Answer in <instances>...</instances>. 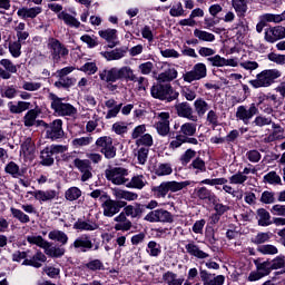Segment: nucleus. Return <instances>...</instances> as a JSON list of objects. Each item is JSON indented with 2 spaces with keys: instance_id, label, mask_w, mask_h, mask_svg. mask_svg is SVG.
<instances>
[{
  "instance_id": "nucleus-14",
  "label": "nucleus",
  "mask_w": 285,
  "mask_h": 285,
  "mask_svg": "<svg viewBox=\"0 0 285 285\" xmlns=\"http://www.w3.org/2000/svg\"><path fill=\"white\" fill-rule=\"evenodd\" d=\"M259 109L255 104H252L250 107L247 109L246 106H239L236 110V118H238L240 121L248 124L252 119V117H255V115H258Z\"/></svg>"
},
{
  "instance_id": "nucleus-1",
  "label": "nucleus",
  "mask_w": 285,
  "mask_h": 285,
  "mask_svg": "<svg viewBox=\"0 0 285 285\" xmlns=\"http://www.w3.org/2000/svg\"><path fill=\"white\" fill-rule=\"evenodd\" d=\"M190 180L177 181V180H167L163 181L158 186H154L151 188V193L157 196L159 199H166V195L168 193H179V190H184V188H188Z\"/></svg>"
},
{
  "instance_id": "nucleus-2",
  "label": "nucleus",
  "mask_w": 285,
  "mask_h": 285,
  "mask_svg": "<svg viewBox=\"0 0 285 285\" xmlns=\"http://www.w3.org/2000/svg\"><path fill=\"white\" fill-rule=\"evenodd\" d=\"M282 77V71L277 69H266L256 76V79L250 80L253 88H268L275 83V79Z\"/></svg>"
},
{
  "instance_id": "nucleus-12",
  "label": "nucleus",
  "mask_w": 285,
  "mask_h": 285,
  "mask_svg": "<svg viewBox=\"0 0 285 285\" xmlns=\"http://www.w3.org/2000/svg\"><path fill=\"white\" fill-rule=\"evenodd\" d=\"M145 220L150 223L161 222L164 224H173V214L165 209H156L147 214Z\"/></svg>"
},
{
  "instance_id": "nucleus-27",
  "label": "nucleus",
  "mask_w": 285,
  "mask_h": 285,
  "mask_svg": "<svg viewBox=\"0 0 285 285\" xmlns=\"http://www.w3.org/2000/svg\"><path fill=\"white\" fill-rule=\"evenodd\" d=\"M177 69H175L174 67H168L158 75V81L160 83H168L170 81H175V79H177Z\"/></svg>"
},
{
  "instance_id": "nucleus-3",
  "label": "nucleus",
  "mask_w": 285,
  "mask_h": 285,
  "mask_svg": "<svg viewBox=\"0 0 285 285\" xmlns=\"http://www.w3.org/2000/svg\"><path fill=\"white\" fill-rule=\"evenodd\" d=\"M49 99L51 101V108L58 117H75L77 114V108L68 102H63V98H59L55 94H49Z\"/></svg>"
},
{
  "instance_id": "nucleus-63",
  "label": "nucleus",
  "mask_w": 285,
  "mask_h": 285,
  "mask_svg": "<svg viewBox=\"0 0 285 285\" xmlns=\"http://www.w3.org/2000/svg\"><path fill=\"white\" fill-rule=\"evenodd\" d=\"M262 204H275V193L265 190L261 196Z\"/></svg>"
},
{
  "instance_id": "nucleus-47",
  "label": "nucleus",
  "mask_w": 285,
  "mask_h": 285,
  "mask_svg": "<svg viewBox=\"0 0 285 285\" xmlns=\"http://www.w3.org/2000/svg\"><path fill=\"white\" fill-rule=\"evenodd\" d=\"M45 253L49 257H63L66 249L63 247H51L49 243V246L45 247Z\"/></svg>"
},
{
  "instance_id": "nucleus-16",
  "label": "nucleus",
  "mask_w": 285,
  "mask_h": 285,
  "mask_svg": "<svg viewBox=\"0 0 285 285\" xmlns=\"http://www.w3.org/2000/svg\"><path fill=\"white\" fill-rule=\"evenodd\" d=\"M199 276L204 285H224L226 282L225 275L210 274L206 269H200Z\"/></svg>"
},
{
  "instance_id": "nucleus-45",
  "label": "nucleus",
  "mask_w": 285,
  "mask_h": 285,
  "mask_svg": "<svg viewBox=\"0 0 285 285\" xmlns=\"http://www.w3.org/2000/svg\"><path fill=\"white\" fill-rule=\"evenodd\" d=\"M194 36L197 39H199V41H207L208 43L215 41V35L204 31V30L195 29Z\"/></svg>"
},
{
  "instance_id": "nucleus-17",
  "label": "nucleus",
  "mask_w": 285,
  "mask_h": 285,
  "mask_svg": "<svg viewBox=\"0 0 285 285\" xmlns=\"http://www.w3.org/2000/svg\"><path fill=\"white\" fill-rule=\"evenodd\" d=\"M95 244H92V238L88 234L79 236L73 242V248H76V250H80V253H88V250H92Z\"/></svg>"
},
{
  "instance_id": "nucleus-46",
  "label": "nucleus",
  "mask_w": 285,
  "mask_h": 285,
  "mask_svg": "<svg viewBox=\"0 0 285 285\" xmlns=\"http://www.w3.org/2000/svg\"><path fill=\"white\" fill-rule=\"evenodd\" d=\"M49 239L59 242L62 245L68 244V235L61 230H51L49 233Z\"/></svg>"
},
{
  "instance_id": "nucleus-41",
  "label": "nucleus",
  "mask_w": 285,
  "mask_h": 285,
  "mask_svg": "<svg viewBox=\"0 0 285 285\" xmlns=\"http://www.w3.org/2000/svg\"><path fill=\"white\" fill-rule=\"evenodd\" d=\"M76 230H97L99 225L96 223H88L86 220H78L73 224Z\"/></svg>"
},
{
  "instance_id": "nucleus-25",
  "label": "nucleus",
  "mask_w": 285,
  "mask_h": 285,
  "mask_svg": "<svg viewBox=\"0 0 285 285\" xmlns=\"http://www.w3.org/2000/svg\"><path fill=\"white\" fill-rule=\"evenodd\" d=\"M99 37L101 39H105L109 45V48H115L117 46V30L116 29H107V30H100L98 32Z\"/></svg>"
},
{
  "instance_id": "nucleus-54",
  "label": "nucleus",
  "mask_w": 285,
  "mask_h": 285,
  "mask_svg": "<svg viewBox=\"0 0 285 285\" xmlns=\"http://www.w3.org/2000/svg\"><path fill=\"white\" fill-rule=\"evenodd\" d=\"M180 95L187 100V101H195L197 99V91L190 87H183L180 90Z\"/></svg>"
},
{
  "instance_id": "nucleus-13",
  "label": "nucleus",
  "mask_w": 285,
  "mask_h": 285,
  "mask_svg": "<svg viewBox=\"0 0 285 285\" xmlns=\"http://www.w3.org/2000/svg\"><path fill=\"white\" fill-rule=\"evenodd\" d=\"M271 271H273L271 266V261H265L263 263L256 264V272H252L248 276V282H258L262 277H266L271 275Z\"/></svg>"
},
{
  "instance_id": "nucleus-58",
  "label": "nucleus",
  "mask_w": 285,
  "mask_h": 285,
  "mask_svg": "<svg viewBox=\"0 0 285 285\" xmlns=\"http://www.w3.org/2000/svg\"><path fill=\"white\" fill-rule=\"evenodd\" d=\"M22 89L28 92H37V90H41V82L23 81Z\"/></svg>"
},
{
  "instance_id": "nucleus-59",
  "label": "nucleus",
  "mask_w": 285,
  "mask_h": 285,
  "mask_svg": "<svg viewBox=\"0 0 285 285\" xmlns=\"http://www.w3.org/2000/svg\"><path fill=\"white\" fill-rule=\"evenodd\" d=\"M138 70L141 75L148 76L155 70V65L151 61L142 62L138 66Z\"/></svg>"
},
{
  "instance_id": "nucleus-18",
  "label": "nucleus",
  "mask_w": 285,
  "mask_h": 285,
  "mask_svg": "<svg viewBox=\"0 0 285 285\" xmlns=\"http://www.w3.org/2000/svg\"><path fill=\"white\" fill-rule=\"evenodd\" d=\"M114 222H116L114 226L115 230L128 232L132 228V222L122 212L114 218Z\"/></svg>"
},
{
  "instance_id": "nucleus-62",
  "label": "nucleus",
  "mask_w": 285,
  "mask_h": 285,
  "mask_svg": "<svg viewBox=\"0 0 285 285\" xmlns=\"http://www.w3.org/2000/svg\"><path fill=\"white\" fill-rule=\"evenodd\" d=\"M267 59H269V61H273V63H277L278 66H284L285 63V55L271 52L268 53Z\"/></svg>"
},
{
  "instance_id": "nucleus-4",
  "label": "nucleus",
  "mask_w": 285,
  "mask_h": 285,
  "mask_svg": "<svg viewBox=\"0 0 285 285\" xmlns=\"http://www.w3.org/2000/svg\"><path fill=\"white\" fill-rule=\"evenodd\" d=\"M151 97L160 101H175L179 97V92L174 91L170 85H154L150 89Z\"/></svg>"
},
{
  "instance_id": "nucleus-36",
  "label": "nucleus",
  "mask_w": 285,
  "mask_h": 285,
  "mask_svg": "<svg viewBox=\"0 0 285 285\" xmlns=\"http://www.w3.org/2000/svg\"><path fill=\"white\" fill-rule=\"evenodd\" d=\"M4 173H7V175H11V177L14 178L23 177V171H21L19 165H17V163L14 161H10L9 164L6 165Z\"/></svg>"
},
{
  "instance_id": "nucleus-9",
  "label": "nucleus",
  "mask_w": 285,
  "mask_h": 285,
  "mask_svg": "<svg viewBox=\"0 0 285 285\" xmlns=\"http://www.w3.org/2000/svg\"><path fill=\"white\" fill-rule=\"evenodd\" d=\"M46 128V137L47 139H51L52 141H57V139H62L63 132V121L61 119H56L51 124L42 122Z\"/></svg>"
},
{
  "instance_id": "nucleus-21",
  "label": "nucleus",
  "mask_w": 285,
  "mask_h": 285,
  "mask_svg": "<svg viewBox=\"0 0 285 285\" xmlns=\"http://www.w3.org/2000/svg\"><path fill=\"white\" fill-rule=\"evenodd\" d=\"M47 259L48 257H46V254L37 252L30 259L26 258L22 262V266H33V268H41Z\"/></svg>"
},
{
  "instance_id": "nucleus-33",
  "label": "nucleus",
  "mask_w": 285,
  "mask_h": 285,
  "mask_svg": "<svg viewBox=\"0 0 285 285\" xmlns=\"http://www.w3.org/2000/svg\"><path fill=\"white\" fill-rule=\"evenodd\" d=\"M257 218H258V226H271L273 220H271V213L265 208L257 209Z\"/></svg>"
},
{
  "instance_id": "nucleus-24",
  "label": "nucleus",
  "mask_w": 285,
  "mask_h": 285,
  "mask_svg": "<svg viewBox=\"0 0 285 285\" xmlns=\"http://www.w3.org/2000/svg\"><path fill=\"white\" fill-rule=\"evenodd\" d=\"M18 17L20 19H36L38 14H41V7H33V8H28V7H22L18 9L17 11Z\"/></svg>"
},
{
  "instance_id": "nucleus-6",
  "label": "nucleus",
  "mask_w": 285,
  "mask_h": 285,
  "mask_svg": "<svg viewBox=\"0 0 285 285\" xmlns=\"http://www.w3.org/2000/svg\"><path fill=\"white\" fill-rule=\"evenodd\" d=\"M128 169L124 167H111L109 169L105 170V177L108 181H111V184H115V186H124L128 184Z\"/></svg>"
},
{
  "instance_id": "nucleus-57",
  "label": "nucleus",
  "mask_w": 285,
  "mask_h": 285,
  "mask_svg": "<svg viewBox=\"0 0 285 285\" xmlns=\"http://www.w3.org/2000/svg\"><path fill=\"white\" fill-rule=\"evenodd\" d=\"M136 146H146L150 148L153 146V136L150 134H145L136 140Z\"/></svg>"
},
{
  "instance_id": "nucleus-15",
  "label": "nucleus",
  "mask_w": 285,
  "mask_h": 285,
  "mask_svg": "<svg viewBox=\"0 0 285 285\" xmlns=\"http://www.w3.org/2000/svg\"><path fill=\"white\" fill-rule=\"evenodd\" d=\"M178 117L188 119L189 121H198L196 115H194L193 107L188 102H178L174 106Z\"/></svg>"
},
{
  "instance_id": "nucleus-30",
  "label": "nucleus",
  "mask_w": 285,
  "mask_h": 285,
  "mask_svg": "<svg viewBox=\"0 0 285 285\" xmlns=\"http://www.w3.org/2000/svg\"><path fill=\"white\" fill-rule=\"evenodd\" d=\"M272 128L274 129V131L269 136L264 138L265 144H271L273 141H277V139L284 138V129L279 125L273 124Z\"/></svg>"
},
{
  "instance_id": "nucleus-32",
  "label": "nucleus",
  "mask_w": 285,
  "mask_h": 285,
  "mask_svg": "<svg viewBox=\"0 0 285 285\" xmlns=\"http://www.w3.org/2000/svg\"><path fill=\"white\" fill-rule=\"evenodd\" d=\"M196 121L193 122H185L180 126V134L183 137H195L197 132V124Z\"/></svg>"
},
{
  "instance_id": "nucleus-44",
  "label": "nucleus",
  "mask_w": 285,
  "mask_h": 285,
  "mask_svg": "<svg viewBox=\"0 0 285 285\" xmlns=\"http://www.w3.org/2000/svg\"><path fill=\"white\" fill-rule=\"evenodd\" d=\"M155 175L157 177H166L167 175H173V166L170 164H159L155 169Z\"/></svg>"
},
{
  "instance_id": "nucleus-35",
  "label": "nucleus",
  "mask_w": 285,
  "mask_h": 285,
  "mask_svg": "<svg viewBox=\"0 0 285 285\" xmlns=\"http://www.w3.org/2000/svg\"><path fill=\"white\" fill-rule=\"evenodd\" d=\"M136 77L137 75H135V71L129 66H125L118 69L119 79H126L127 81H135Z\"/></svg>"
},
{
  "instance_id": "nucleus-51",
  "label": "nucleus",
  "mask_w": 285,
  "mask_h": 285,
  "mask_svg": "<svg viewBox=\"0 0 285 285\" xmlns=\"http://www.w3.org/2000/svg\"><path fill=\"white\" fill-rule=\"evenodd\" d=\"M148 153H150V150L146 147H140L137 149L136 151V157L138 159V164H140V166H144L146 164V161H148Z\"/></svg>"
},
{
  "instance_id": "nucleus-48",
  "label": "nucleus",
  "mask_w": 285,
  "mask_h": 285,
  "mask_svg": "<svg viewBox=\"0 0 285 285\" xmlns=\"http://www.w3.org/2000/svg\"><path fill=\"white\" fill-rule=\"evenodd\" d=\"M65 197L68 202H77L81 197V189L79 187H70L66 190Z\"/></svg>"
},
{
  "instance_id": "nucleus-31",
  "label": "nucleus",
  "mask_w": 285,
  "mask_h": 285,
  "mask_svg": "<svg viewBox=\"0 0 285 285\" xmlns=\"http://www.w3.org/2000/svg\"><path fill=\"white\" fill-rule=\"evenodd\" d=\"M163 282L166 285H183L184 277H179L175 272H167L163 275Z\"/></svg>"
},
{
  "instance_id": "nucleus-42",
  "label": "nucleus",
  "mask_w": 285,
  "mask_h": 285,
  "mask_svg": "<svg viewBox=\"0 0 285 285\" xmlns=\"http://www.w3.org/2000/svg\"><path fill=\"white\" fill-rule=\"evenodd\" d=\"M52 155L53 154L49 147L45 148L41 151V156H40L41 165L42 166H52V164H55V158L52 157Z\"/></svg>"
},
{
  "instance_id": "nucleus-56",
  "label": "nucleus",
  "mask_w": 285,
  "mask_h": 285,
  "mask_svg": "<svg viewBox=\"0 0 285 285\" xmlns=\"http://www.w3.org/2000/svg\"><path fill=\"white\" fill-rule=\"evenodd\" d=\"M75 83V80L70 77H58V81L53 83L56 88H70Z\"/></svg>"
},
{
  "instance_id": "nucleus-43",
  "label": "nucleus",
  "mask_w": 285,
  "mask_h": 285,
  "mask_svg": "<svg viewBox=\"0 0 285 285\" xmlns=\"http://www.w3.org/2000/svg\"><path fill=\"white\" fill-rule=\"evenodd\" d=\"M10 213L14 219H18L20 224H29L30 216H28L26 213H23L21 209H17L14 207L10 208Z\"/></svg>"
},
{
  "instance_id": "nucleus-61",
  "label": "nucleus",
  "mask_w": 285,
  "mask_h": 285,
  "mask_svg": "<svg viewBox=\"0 0 285 285\" xmlns=\"http://www.w3.org/2000/svg\"><path fill=\"white\" fill-rule=\"evenodd\" d=\"M85 268H88V271H104V263L100 259H94L85 264Z\"/></svg>"
},
{
  "instance_id": "nucleus-23",
  "label": "nucleus",
  "mask_w": 285,
  "mask_h": 285,
  "mask_svg": "<svg viewBox=\"0 0 285 285\" xmlns=\"http://www.w3.org/2000/svg\"><path fill=\"white\" fill-rule=\"evenodd\" d=\"M29 195H32V197H35V199H37L38 202H52V199L57 197V190H36L29 191Z\"/></svg>"
},
{
  "instance_id": "nucleus-50",
  "label": "nucleus",
  "mask_w": 285,
  "mask_h": 285,
  "mask_svg": "<svg viewBox=\"0 0 285 285\" xmlns=\"http://www.w3.org/2000/svg\"><path fill=\"white\" fill-rule=\"evenodd\" d=\"M248 181V176L243 171H238L229 177V184L242 185Z\"/></svg>"
},
{
  "instance_id": "nucleus-7",
  "label": "nucleus",
  "mask_w": 285,
  "mask_h": 285,
  "mask_svg": "<svg viewBox=\"0 0 285 285\" xmlns=\"http://www.w3.org/2000/svg\"><path fill=\"white\" fill-rule=\"evenodd\" d=\"M207 76L208 69L206 68V65L198 62L194 65L191 70L183 75V81H185V83H193V81H202V79H206Z\"/></svg>"
},
{
  "instance_id": "nucleus-60",
  "label": "nucleus",
  "mask_w": 285,
  "mask_h": 285,
  "mask_svg": "<svg viewBox=\"0 0 285 285\" xmlns=\"http://www.w3.org/2000/svg\"><path fill=\"white\" fill-rule=\"evenodd\" d=\"M271 239V233H258L254 238H252L253 244H266Z\"/></svg>"
},
{
  "instance_id": "nucleus-20",
  "label": "nucleus",
  "mask_w": 285,
  "mask_h": 285,
  "mask_svg": "<svg viewBox=\"0 0 285 285\" xmlns=\"http://www.w3.org/2000/svg\"><path fill=\"white\" fill-rule=\"evenodd\" d=\"M99 77L101 81H106V83H115V81H119V69H104L99 71Z\"/></svg>"
},
{
  "instance_id": "nucleus-8",
  "label": "nucleus",
  "mask_w": 285,
  "mask_h": 285,
  "mask_svg": "<svg viewBox=\"0 0 285 285\" xmlns=\"http://www.w3.org/2000/svg\"><path fill=\"white\" fill-rule=\"evenodd\" d=\"M97 148H100V153L105 155L106 159H115L117 157V148L112 145L110 136H102L96 140Z\"/></svg>"
},
{
  "instance_id": "nucleus-26",
  "label": "nucleus",
  "mask_w": 285,
  "mask_h": 285,
  "mask_svg": "<svg viewBox=\"0 0 285 285\" xmlns=\"http://www.w3.org/2000/svg\"><path fill=\"white\" fill-rule=\"evenodd\" d=\"M185 248L189 255L197 257V259H207V257H210L208 253L199 249V246H197L195 242L188 243Z\"/></svg>"
},
{
  "instance_id": "nucleus-34",
  "label": "nucleus",
  "mask_w": 285,
  "mask_h": 285,
  "mask_svg": "<svg viewBox=\"0 0 285 285\" xmlns=\"http://www.w3.org/2000/svg\"><path fill=\"white\" fill-rule=\"evenodd\" d=\"M146 184H148L146 177H144V175H138L134 176L130 181H127L126 186L127 188H137L138 190H141Z\"/></svg>"
},
{
  "instance_id": "nucleus-39",
  "label": "nucleus",
  "mask_w": 285,
  "mask_h": 285,
  "mask_svg": "<svg viewBox=\"0 0 285 285\" xmlns=\"http://www.w3.org/2000/svg\"><path fill=\"white\" fill-rule=\"evenodd\" d=\"M232 6L237 14L244 17L248 10V0H232Z\"/></svg>"
},
{
  "instance_id": "nucleus-53",
  "label": "nucleus",
  "mask_w": 285,
  "mask_h": 285,
  "mask_svg": "<svg viewBox=\"0 0 285 285\" xmlns=\"http://www.w3.org/2000/svg\"><path fill=\"white\" fill-rule=\"evenodd\" d=\"M257 250L262 255H277V253H279V250L275 245H269V244L258 246Z\"/></svg>"
},
{
  "instance_id": "nucleus-22",
  "label": "nucleus",
  "mask_w": 285,
  "mask_h": 285,
  "mask_svg": "<svg viewBox=\"0 0 285 285\" xmlns=\"http://www.w3.org/2000/svg\"><path fill=\"white\" fill-rule=\"evenodd\" d=\"M126 52H128V49L117 48L111 51H101L100 55L107 59V61H119V59H124V57H126Z\"/></svg>"
},
{
  "instance_id": "nucleus-49",
  "label": "nucleus",
  "mask_w": 285,
  "mask_h": 285,
  "mask_svg": "<svg viewBox=\"0 0 285 285\" xmlns=\"http://www.w3.org/2000/svg\"><path fill=\"white\" fill-rule=\"evenodd\" d=\"M263 181L264 184L277 186V184H282V177L276 171H269L264 176Z\"/></svg>"
},
{
  "instance_id": "nucleus-10",
  "label": "nucleus",
  "mask_w": 285,
  "mask_h": 285,
  "mask_svg": "<svg viewBox=\"0 0 285 285\" xmlns=\"http://www.w3.org/2000/svg\"><path fill=\"white\" fill-rule=\"evenodd\" d=\"M125 206H128V203L122 202V200H112V199H107L102 203L101 208H102V215L105 217H115L121 208Z\"/></svg>"
},
{
  "instance_id": "nucleus-29",
  "label": "nucleus",
  "mask_w": 285,
  "mask_h": 285,
  "mask_svg": "<svg viewBox=\"0 0 285 285\" xmlns=\"http://www.w3.org/2000/svg\"><path fill=\"white\" fill-rule=\"evenodd\" d=\"M122 213L127 217H131L132 219H135L136 217H141V215L144 214V206L139 204H137L136 206L125 205Z\"/></svg>"
},
{
  "instance_id": "nucleus-11",
  "label": "nucleus",
  "mask_w": 285,
  "mask_h": 285,
  "mask_svg": "<svg viewBox=\"0 0 285 285\" xmlns=\"http://www.w3.org/2000/svg\"><path fill=\"white\" fill-rule=\"evenodd\" d=\"M73 166L79 170L81 181L92 179V163L88 159L76 158L73 160Z\"/></svg>"
},
{
  "instance_id": "nucleus-28",
  "label": "nucleus",
  "mask_w": 285,
  "mask_h": 285,
  "mask_svg": "<svg viewBox=\"0 0 285 285\" xmlns=\"http://www.w3.org/2000/svg\"><path fill=\"white\" fill-rule=\"evenodd\" d=\"M58 19H60V21H63V23H66V26H69L70 28H79L81 26V22H79V20L75 18V16L66 11H61L60 13H58Z\"/></svg>"
},
{
  "instance_id": "nucleus-40",
  "label": "nucleus",
  "mask_w": 285,
  "mask_h": 285,
  "mask_svg": "<svg viewBox=\"0 0 285 285\" xmlns=\"http://www.w3.org/2000/svg\"><path fill=\"white\" fill-rule=\"evenodd\" d=\"M37 117H39V111L36 109L29 110L24 117H23V124L27 128H31V126H35L37 124Z\"/></svg>"
},
{
  "instance_id": "nucleus-38",
  "label": "nucleus",
  "mask_w": 285,
  "mask_h": 285,
  "mask_svg": "<svg viewBox=\"0 0 285 285\" xmlns=\"http://www.w3.org/2000/svg\"><path fill=\"white\" fill-rule=\"evenodd\" d=\"M10 112L13 115H21V112H26V110L30 109V102L26 101H18L16 105L12 102L9 104Z\"/></svg>"
},
{
  "instance_id": "nucleus-19",
  "label": "nucleus",
  "mask_w": 285,
  "mask_h": 285,
  "mask_svg": "<svg viewBox=\"0 0 285 285\" xmlns=\"http://www.w3.org/2000/svg\"><path fill=\"white\" fill-rule=\"evenodd\" d=\"M36 147L32 142V138H27L21 145V154L27 161H32L35 159Z\"/></svg>"
},
{
  "instance_id": "nucleus-52",
  "label": "nucleus",
  "mask_w": 285,
  "mask_h": 285,
  "mask_svg": "<svg viewBox=\"0 0 285 285\" xmlns=\"http://www.w3.org/2000/svg\"><path fill=\"white\" fill-rule=\"evenodd\" d=\"M27 242L29 244H36V246H39L40 248H48L49 243L48 240L43 239L41 236H28Z\"/></svg>"
},
{
  "instance_id": "nucleus-37",
  "label": "nucleus",
  "mask_w": 285,
  "mask_h": 285,
  "mask_svg": "<svg viewBox=\"0 0 285 285\" xmlns=\"http://www.w3.org/2000/svg\"><path fill=\"white\" fill-rule=\"evenodd\" d=\"M194 108L198 117H204L208 112V102L204 98H197L194 102Z\"/></svg>"
},
{
  "instance_id": "nucleus-5",
  "label": "nucleus",
  "mask_w": 285,
  "mask_h": 285,
  "mask_svg": "<svg viewBox=\"0 0 285 285\" xmlns=\"http://www.w3.org/2000/svg\"><path fill=\"white\" fill-rule=\"evenodd\" d=\"M47 48L50 50L53 63H59L61 59L69 55V50L66 48V45L61 43L57 38H49Z\"/></svg>"
},
{
  "instance_id": "nucleus-55",
  "label": "nucleus",
  "mask_w": 285,
  "mask_h": 285,
  "mask_svg": "<svg viewBox=\"0 0 285 285\" xmlns=\"http://www.w3.org/2000/svg\"><path fill=\"white\" fill-rule=\"evenodd\" d=\"M207 61L213 66L214 68H224L226 63V58L215 55L214 57L207 58Z\"/></svg>"
},
{
  "instance_id": "nucleus-64",
  "label": "nucleus",
  "mask_w": 285,
  "mask_h": 285,
  "mask_svg": "<svg viewBox=\"0 0 285 285\" xmlns=\"http://www.w3.org/2000/svg\"><path fill=\"white\" fill-rule=\"evenodd\" d=\"M111 130H114L116 135H126V132H128V126L126 122H115Z\"/></svg>"
}]
</instances>
